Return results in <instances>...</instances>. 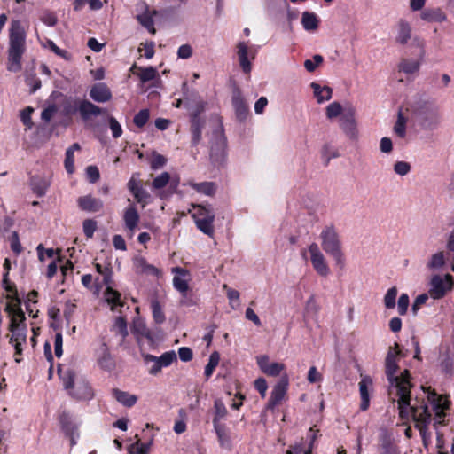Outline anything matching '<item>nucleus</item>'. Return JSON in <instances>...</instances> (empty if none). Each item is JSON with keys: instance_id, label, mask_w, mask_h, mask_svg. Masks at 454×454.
Masks as SVG:
<instances>
[{"instance_id": "obj_1", "label": "nucleus", "mask_w": 454, "mask_h": 454, "mask_svg": "<svg viewBox=\"0 0 454 454\" xmlns=\"http://www.w3.org/2000/svg\"><path fill=\"white\" fill-rule=\"evenodd\" d=\"M398 356H404V355H403L399 344L395 342L394 347L389 348L387 354L385 373L390 383V387L395 388L396 395L399 396L397 401L399 417L405 420L412 419L415 428L419 431L423 443L426 445L431 436L428 426L432 421V414L425 399L416 398L414 403L411 404V393L413 387L411 382V373L409 370L405 369L400 375H395L399 369Z\"/></svg>"}, {"instance_id": "obj_2", "label": "nucleus", "mask_w": 454, "mask_h": 454, "mask_svg": "<svg viewBox=\"0 0 454 454\" xmlns=\"http://www.w3.org/2000/svg\"><path fill=\"white\" fill-rule=\"evenodd\" d=\"M26 31L20 20H12L9 30L7 70L18 73L21 70V59L26 51Z\"/></svg>"}, {"instance_id": "obj_3", "label": "nucleus", "mask_w": 454, "mask_h": 454, "mask_svg": "<svg viewBox=\"0 0 454 454\" xmlns=\"http://www.w3.org/2000/svg\"><path fill=\"white\" fill-rule=\"evenodd\" d=\"M320 239L322 249L334 260L337 266L343 269L345 255L340 235L334 225H326L320 233Z\"/></svg>"}, {"instance_id": "obj_4", "label": "nucleus", "mask_w": 454, "mask_h": 454, "mask_svg": "<svg viewBox=\"0 0 454 454\" xmlns=\"http://www.w3.org/2000/svg\"><path fill=\"white\" fill-rule=\"evenodd\" d=\"M414 121L424 128H431L440 121V114L436 106L430 103L419 105L413 111Z\"/></svg>"}, {"instance_id": "obj_5", "label": "nucleus", "mask_w": 454, "mask_h": 454, "mask_svg": "<svg viewBox=\"0 0 454 454\" xmlns=\"http://www.w3.org/2000/svg\"><path fill=\"white\" fill-rule=\"evenodd\" d=\"M454 287L453 277L445 274L443 277L434 275L429 282L428 294L434 300L443 298Z\"/></svg>"}, {"instance_id": "obj_6", "label": "nucleus", "mask_w": 454, "mask_h": 454, "mask_svg": "<svg viewBox=\"0 0 454 454\" xmlns=\"http://www.w3.org/2000/svg\"><path fill=\"white\" fill-rule=\"evenodd\" d=\"M309 252L313 269L319 276L327 277L330 273V269L317 243H311L309 246Z\"/></svg>"}, {"instance_id": "obj_7", "label": "nucleus", "mask_w": 454, "mask_h": 454, "mask_svg": "<svg viewBox=\"0 0 454 454\" xmlns=\"http://www.w3.org/2000/svg\"><path fill=\"white\" fill-rule=\"evenodd\" d=\"M176 354L174 350L164 352L160 356L147 354L145 356V362H153L154 364L149 370L150 374L157 375L160 372L162 367L169 366L173 362L176 361Z\"/></svg>"}, {"instance_id": "obj_8", "label": "nucleus", "mask_w": 454, "mask_h": 454, "mask_svg": "<svg viewBox=\"0 0 454 454\" xmlns=\"http://www.w3.org/2000/svg\"><path fill=\"white\" fill-rule=\"evenodd\" d=\"M289 380L287 375H284L274 386L268 400L266 409L273 411L284 399L288 389Z\"/></svg>"}, {"instance_id": "obj_9", "label": "nucleus", "mask_w": 454, "mask_h": 454, "mask_svg": "<svg viewBox=\"0 0 454 454\" xmlns=\"http://www.w3.org/2000/svg\"><path fill=\"white\" fill-rule=\"evenodd\" d=\"M414 41L417 42V46L421 49L420 59H423L425 51V43L423 40H419V37H415ZM421 66V60H412L410 59H402L398 64V71L403 72L406 74H413L419 71Z\"/></svg>"}, {"instance_id": "obj_10", "label": "nucleus", "mask_w": 454, "mask_h": 454, "mask_svg": "<svg viewBox=\"0 0 454 454\" xmlns=\"http://www.w3.org/2000/svg\"><path fill=\"white\" fill-rule=\"evenodd\" d=\"M8 330L18 340H24V334H27L26 316L22 309H19L18 313L11 316Z\"/></svg>"}, {"instance_id": "obj_11", "label": "nucleus", "mask_w": 454, "mask_h": 454, "mask_svg": "<svg viewBox=\"0 0 454 454\" xmlns=\"http://www.w3.org/2000/svg\"><path fill=\"white\" fill-rule=\"evenodd\" d=\"M340 126L350 139H355L356 136V123L355 120V109L348 107L344 109L340 118Z\"/></svg>"}, {"instance_id": "obj_12", "label": "nucleus", "mask_w": 454, "mask_h": 454, "mask_svg": "<svg viewBox=\"0 0 454 454\" xmlns=\"http://www.w3.org/2000/svg\"><path fill=\"white\" fill-rule=\"evenodd\" d=\"M231 102L237 121L245 122L249 117L250 112L248 105L239 90L233 93Z\"/></svg>"}, {"instance_id": "obj_13", "label": "nucleus", "mask_w": 454, "mask_h": 454, "mask_svg": "<svg viewBox=\"0 0 454 454\" xmlns=\"http://www.w3.org/2000/svg\"><path fill=\"white\" fill-rule=\"evenodd\" d=\"M395 42L402 46L406 45L412 37V27L404 19H399L395 27Z\"/></svg>"}, {"instance_id": "obj_14", "label": "nucleus", "mask_w": 454, "mask_h": 454, "mask_svg": "<svg viewBox=\"0 0 454 454\" xmlns=\"http://www.w3.org/2000/svg\"><path fill=\"white\" fill-rule=\"evenodd\" d=\"M172 273L175 274L173 278V286L174 288L181 293H187L190 291V286L188 284L190 272L188 270L176 266L172 268Z\"/></svg>"}, {"instance_id": "obj_15", "label": "nucleus", "mask_w": 454, "mask_h": 454, "mask_svg": "<svg viewBox=\"0 0 454 454\" xmlns=\"http://www.w3.org/2000/svg\"><path fill=\"white\" fill-rule=\"evenodd\" d=\"M69 395L76 400H90L93 398V390L85 380L75 382L74 387L69 391Z\"/></svg>"}, {"instance_id": "obj_16", "label": "nucleus", "mask_w": 454, "mask_h": 454, "mask_svg": "<svg viewBox=\"0 0 454 454\" xmlns=\"http://www.w3.org/2000/svg\"><path fill=\"white\" fill-rule=\"evenodd\" d=\"M78 207L81 210L89 213H96L103 208V201L100 199L86 195L79 197L77 200Z\"/></svg>"}, {"instance_id": "obj_17", "label": "nucleus", "mask_w": 454, "mask_h": 454, "mask_svg": "<svg viewBox=\"0 0 454 454\" xmlns=\"http://www.w3.org/2000/svg\"><path fill=\"white\" fill-rule=\"evenodd\" d=\"M29 185L37 197H43L51 185V180L46 176H32L29 179Z\"/></svg>"}, {"instance_id": "obj_18", "label": "nucleus", "mask_w": 454, "mask_h": 454, "mask_svg": "<svg viewBox=\"0 0 454 454\" xmlns=\"http://www.w3.org/2000/svg\"><path fill=\"white\" fill-rule=\"evenodd\" d=\"M90 97L96 102L104 103L111 99L112 93L106 83L98 82L91 87Z\"/></svg>"}, {"instance_id": "obj_19", "label": "nucleus", "mask_w": 454, "mask_h": 454, "mask_svg": "<svg viewBox=\"0 0 454 454\" xmlns=\"http://www.w3.org/2000/svg\"><path fill=\"white\" fill-rule=\"evenodd\" d=\"M130 71L137 75L143 83L153 81L156 78L160 79L157 69L153 67H142L133 65Z\"/></svg>"}, {"instance_id": "obj_20", "label": "nucleus", "mask_w": 454, "mask_h": 454, "mask_svg": "<svg viewBox=\"0 0 454 454\" xmlns=\"http://www.w3.org/2000/svg\"><path fill=\"white\" fill-rule=\"evenodd\" d=\"M427 402L432 405L434 411H446L450 407L449 401H443V395L436 393L431 387H427Z\"/></svg>"}, {"instance_id": "obj_21", "label": "nucleus", "mask_w": 454, "mask_h": 454, "mask_svg": "<svg viewBox=\"0 0 454 454\" xmlns=\"http://www.w3.org/2000/svg\"><path fill=\"white\" fill-rule=\"evenodd\" d=\"M79 114L83 121H89L92 117L102 114V109L88 100H82L78 108Z\"/></svg>"}, {"instance_id": "obj_22", "label": "nucleus", "mask_w": 454, "mask_h": 454, "mask_svg": "<svg viewBox=\"0 0 454 454\" xmlns=\"http://www.w3.org/2000/svg\"><path fill=\"white\" fill-rule=\"evenodd\" d=\"M420 18L426 22H443L447 20V15L439 7L437 8H426L422 10Z\"/></svg>"}, {"instance_id": "obj_23", "label": "nucleus", "mask_w": 454, "mask_h": 454, "mask_svg": "<svg viewBox=\"0 0 454 454\" xmlns=\"http://www.w3.org/2000/svg\"><path fill=\"white\" fill-rule=\"evenodd\" d=\"M372 384L371 378L364 377L359 382V393L361 397L360 410L365 411L370 406L369 386Z\"/></svg>"}, {"instance_id": "obj_24", "label": "nucleus", "mask_w": 454, "mask_h": 454, "mask_svg": "<svg viewBox=\"0 0 454 454\" xmlns=\"http://www.w3.org/2000/svg\"><path fill=\"white\" fill-rule=\"evenodd\" d=\"M236 47L240 67L245 74H249L251 72L252 66L247 57V45L245 42H239Z\"/></svg>"}, {"instance_id": "obj_25", "label": "nucleus", "mask_w": 454, "mask_h": 454, "mask_svg": "<svg viewBox=\"0 0 454 454\" xmlns=\"http://www.w3.org/2000/svg\"><path fill=\"white\" fill-rule=\"evenodd\" d=\"M101 355L98 358V365L106 371H112L115 367V362L112 357L110 351L106 343H102L100 347Z\"/></svg>"}, {"instance_id": "obj_26", "label": "nucleus", "mask_w": 454, "mask_h": 454, "mask_svg": "<svg viewBox=\"0 0 454 454\" xmlns=\"http://www.w3.org/2000/svg\"><path fill=\"white\" fill-rule=\"evenodd\" d=\"M112 395L118 403L128 408L133 407L137 402V395H131L129 392L122 391L119 388H114L112 390Z\"/></svg>"}, {"instance_id": "obj_27", "label": "nucleus", "mask_w": 454, "mask_h": 454, "mask_svg": "<svg viewBox=\"0 0 454 454\" xmlns=\"http://www.w3.org/2000/svg\"><path fill=\"white\" fill-rule=\"evenodd\" d=\"M226 145L227 144H212L210 159L215 165L221 166L225 161Z\"/></svg>"}, {"instance_id": "obj_28", "label": "nucleus", "mask_w": 454, "mask_h": 454, "mask_svg": "<svg viewBox=\"0 0 454 454\" xmlns=\"http://www.w3.org/2000/svg\"><path fill=\"white\" fill-rule=\"evenodd\" d=\"M106 301L111 306V309L114 310L117 307H123L124 302L121 301V294L108 285L104 292Z\"/></svg>"}, {"instance_id": "obj_29", "label": "nucleus", "mask_w": 454, "mask_h": 454, "mask_svg": "<svg viewBox=\"0 0 454 454\" xmlns=\"http://www.w3.org/2000/svg\"><path fill=\"white\" fill-rule=\"evenodd\" d=\"M210 125L212 128V139L213 142H225L226 137L223 126L222 118L220 116H214L210 119Z\"/></svg>"}, {"instance_id": "obj_30", "label": "nucleus", "mask_w": 454, "mask_h": 454, "mask_svg": "<svg viewBox=\"0 0 454 454\" xmlns=\"http://www.w3.org/2000/svg\"><path fill=\"white\" fill-rule=\"evenodd\" d=\"M126 227L134 231L139 222V214L134 206L126 208L123 215Z\"/></svg>"}, {"instance_id": "obj_31", "label": "nucleus", "mask_w": 454, "mask_h": 454, "mask_svg": "<svg viewBox=\"0 0 454 454\" xmlns=\"http://www.w3.org/2000/svg\"><path fill=\"white\" fill-rule=\"evenodd\" d=\"M311 88L314 91V96L319 104L330 100L333 94V90L328 86H320L318 83L312 82Z\"/></svg>"}, {"instance_id": "obj_32", "label": "nucleus", "mask_w": 454, "mask_h": 454, "mask_svg": "<svg viewBox=\"0 0 454 454\" xmlns=\"http://www.w3.org/2000/svg\"><path fill=\"white\" fill-rule=\"evenodd\" d=\"M301 25L307 31H315L318 28L319 20L316 13L304 12L301 16Z\"/></svg>"}, {"instance_id": "obj_33", "label": "nucleus", "mask_w": 454, "mask_h": 454, "mask_svg": "<svg viewBox=\"0 0 454 454\" xmlns=\"http://www.w3.org/2000/svg\"><path fill=\"white\" fill-rule=\"evenodd\" d=\"M215 221V215H208L207 218H200L199 220L194 221L197 228L203 232L204 234L213 237L215 233V229L213 223Z\"/></svg>"}, {"instance_id": "obj_34", "label": "nucleus", "mask_w": 454, "mask_h": 454, "mask_svg": "<svg viewBox=\"0 0 454 454\" xmlns=\"http://www.w3.org/2000/svg\"><path fill=\"white\" fill-rule=\"evenodd\" d=\"M190 186L195 190L197 192L213 196L216 191V185L213 182H202V183H194L191 182Z\"/></svg>"}, {"instance_id": "obj_35", "label": "nucleus", "mask_w": 454, "mask_h": 454, "mask_svg": "<svg viewBox=\"0 0 454 454\" xmlns=\"http://www.w3.org/2000/svg\"><path fill=\"white\" fill-rule=\"evenodd\" d=\"M203 126L204 121L200 116H191V132L192 135V142H199L201 139Z\"/></svg>"}, {"instance_id": "obj_36", "label": "nucleus", "mask_w": 454, "mask_h": 454, "mask_svg": "<svg viewBox=\"0 0 454 454\" xmlns=\"http://www.w3.org/2000/svg\"><path fill=\"white\" fill-rule=\"evenodd\" d=\"M80 144H73L72 146H70L66 151V157L64 161V166L68 174H73L74 172V153L75 151L80 150Z\"/></svg>"}, {"instance_id": "obj_37", "label": "nucleus", "mask_w": 454, "mask_h": 454, "mask_svg": "<svg viewBox=\"0 0 454 454\" xmlns=\"http://www.w3.org/2000/svg\"><path fill=\"white\" fill-rule=\"evenodd\" d=\"M145 12L137 16V20L138 22L145 27L151 34L154 35L156 33L154 27V21L152 14L148 12V6L145 4Z\"/></svg>"}, {"instance_id": "obj_38", "label": "nucleus", "mask_w": 454, "mask_h": 454, "mask_svg": "<svg viewBox=\"0 0 454 454\" xmlns=\"http://www.w3.org/2000/svg\"><path fill=\"white\" fill-rule=\"evenodd\" d=\"M58 372L60 379L62 380L65 389L69 393V391L74 387V372L70 369L67 370L66 372H62L60 369V364L59 365Z\"/></svg>"}, {"instance_id": "obj_39", "label": "nucleus", "mask_w": 454, "mask_h": 454, "mask_svg": "<svg viewBox=\"0 0 454 454\" xmlns=\"http://www.w3.org/2000/svg\"><path fill=\"white\" fill-rule=\"evenodd\" d=\"M151 309L153 320L156 324L161 325L165 322L166 317L160 301L154 298L151 301Z\"/></svg>"}, {"instance_id": "obj_40", "label": "nucleus", "mask_w": 454, "mask_h": 454, "mask_svg": "<svg viewBox=\"0 0 454 454\" xmlns=\"http://www.w3.org/2000/svg\"><path fill=\"white\" fill-rule=\"evenodd\" d=\"M339 152L331 144H325L321 150V158L325 166L329 164L331 159L339 157Z\"/></svg>"}, {"instance_id": "obj_41", "label": "nucleus", "mask_w": 454, "mask_h": 454, "mask_svg": "<svg viewBox=\"0 0 454 454\" xmlns=\"http://www.w3.org/2000/svg\"><path fill=\"white\" fill-rule=\"evenodd\" d=\"M219 361H220L219 353L217 351H214L210 355L209 361L205 367L204 375L206 377V380H208L212 376L214 371L215 370V368L217 367V365L219 364Z\"/></svg>"}, {"instance_id": "obj_42", "label": "nucleus", "mask_w": 454, "mask_h": 454, "mask_svg": "<svg viewBox=\"0 0 454 454\" xmlns=\"http://www.w3.org/2000/svg\"><path fill=\"white\" fill-rule=\"evenodd\" d=\"M136 264L141 273L153 276H158L160 273V270L155 266L147 263L146 260L143 257L137 259Z\"/></svg>"}, {"instance_id": "obj_43", "label": "nucleus", "mask_w": 454, "mask_h": 454, "mask_svg": "<svg viewBox=\"0 0 454 454\" xmlns=\"http://www.w3.org/2000/svg\"><path fill=\"white\" fill-rule=\"evenodd\" d=\"M215 414L213 418V424L221 423V420L223 419L228 411L222 401L216 400L214 403Z\"/></svg>"}, {"instance_id": "obj_44", "label": "nucleus", "mask_w": 454, "mask_h": 454, "mask_svg": "<svg viewBox=\"0 0 454 454\" xmlns=\"http://www.w3.org/2000/svg\"><path fill=\"white\" fill-rule=\"evenodd\" d=\"M97 272L103 277V284L108 286L112 283L113 270L110 264L103 266L100 263H95Z\"/></svg>"}, {"instance_id": "obj_45", "label": "nucleus", "mask_w": 454, "mask_h": 454, "mask_svg": "<svg viewBox=\"0 0 454 454\" xmlns=\"http://www.w3.org/2000/svg\"><path fill=\"white\" fill-rule=\"evenodd\" d=\"M27 341V334H24V340H18L14 335L10 336L9 343L12 344L15 349L14 356L15 362L20 363L21 361L20 356L22 355V345Z\"/></svg>"}, {"instance_id": "obj_46", "label": "nucleus", "mask_w": 454, "mask_h": 454, "mask_svg": "<svg viewBox=\"0 0 454 454\" xmlns=\"http://www.w3.org/2000/svg\"><path fill=\"white\" fill-rule=\"evenodd\" d=\"M406 120L407 118L404 117L402 110H400L398 113L396 122L394 126V132L400 138H403L405 136Z\"/></svg>"}, {"instance_id": "obj_47", "label": "nucleus", "mask_w": 454, "mask_h": 454, "mask_svg": "<svg viewBox=\"0 0 454 454\" xmlns=\"http://www.w3.org/2000/svg\"><path fill=\"white\" fill-rule=\"evenodd\" d=\"M344 109L339 102H333L325 108V115L328 119H333L338 116L341 117Z\"/></svg>"}, {"instance_id": "obj_48", "label": "nucleus", "mask_w": 454, "mask_h": 454, "mask_svg": "<svg viewBox=\"0 0 454 454\" xmlns=\"http://www.w3.org/2000/svg\"><path fill=\"white\" fill-rule=\"evenodd\" d=\"M445 264V258L443 252H438L432 255L427 263V267L431 270L442 268Z\"/></svg>"}, {"instance_id": "obj_49", "label": "nucleus", "mask_w": 454, "mask_h": 454, "mask_svg": "<svg viewBox=\"0 0 454 454\" xmlns=\"http://www.w3.org/2000/svg\"><path fill=\"white\" fill-rule=\"evenodd\" d=\"M397 296V288L393 286L389 288L384 296V304L387 309H394L395 307V300Z\"/></svg>"}, {"instance_id": "obj_50", "label": "nucleus", "mask_w": 454, "mask_h": 454, "mask_svg": "<svg viewBox=\"0 0 454 454\" xmlns=\"http://www.w3.org/2000/svg\"><path fill=\"white\" fill-rule=\"evenodd\" d=\"M169 182L170 175L168 172H163L153 179L152 186L153 189L159 190L164 188Z\"/></svg>"}, {"instance_id": "obj_51", "label": "nucleus", "mask_w": 454, "mask_h": 454, "mask_svg": "<svg viewBox=\"0 0 454 454\" xmlns=\"http://www.w3.org/2000/svg\"><path fill=\"white\" fill-rule=\"evenodd\" d=\"M454 360L450 354H445L441 359L440 366L445 374H451L453 372Z\"/></svg>"}, {"instance_id": "obj_52", "label": "nucleus", "mask_w": 454, "mask_h": 454, "mask_svg": "<svg viewBox=\"0 0 454 454\" xmlns=\"http://www.w3.org/2000/svg\"><path fill=\"white\" fill-rule=\"evenodd\" d=\"M19 309H22L20 297H14V300H10V302H7L4 308L8 317L14 316V314L18 313Z\"/></svg>"}, {"instance_id": "obj_53", "label": "nucleus", "mask_w": 454, "mask_h": 454, "mask_svg": "<svg viewBox=\"0 0 454 454\" xmlns=\"http://www.w3.org/2000/svg\"><path fill=\"white\" fill-rule=\"evenodd\" d=\"M324 62L323 56L319 54H316L313 56L312 59H306L304 61V67L309 73H313L316 68L320 66Z\"/></svg>"}, {"instance_id": "obj_54", "label": "nucleus", "mask_w": 454, "mask_h": 454, "mask_svg": "<svg viewBox=\"0 0 454 454\" xmlns=\"http://www.w3.org/2000/svg\"><path fill=\"white\" fill-rule=\"evenodd\" d=\"M195 212L192 214V218L194 221L199 220L200 218H207L208 215H215L213 210L205 206L198 205L194 207Z\"/></svg>"}, {"instance_id": "obj_55", "label": "nucleus", "mask_w": 454, "mask_h": 454, "mask_svg": "<svg viewBox=\"0 0 454 454\" xmlns=\"http://www.w3.org/2000/svg\"><path fill=\"white\" fill-rule=\"evenodd\" d=\"M380 448V454H399L397 446L389 438H385L382 441Z\"/></svg>"}, {"instance_id": "obj_56", "label": "nucleus", "mask_w": 454, "mask_h": 454, "mask_svg": "<svg viewBox=\"0 0 454 454\" xmlns=\"http://www.w3.org/2000/svg\"><path fill=\"white\" fill-rule=\"evenodd\" d=\"M150 113L148 109L140 110L133 119L134 124L138 127H144L149 120Z\"/></svg>"}, {"instance_id": "obj_57", "label": "nucleus", "mask_w": 454, "mask_h": 454, "mask_svg": "<svg viewBox=\"0 0 454 454\" xmlns=\"http://www.w3.org/2000/svg\"><path fill=\"white\" fill-rule=\"evenodd\" d=\"M82 228L86 238L91 239L97 230V222L93 219H86L82 223Z\"/></svg>"}, {"instance_id": "obj_58", "label": "nucleus", "mask_w": 454, "mask_h": 454, "mask_svg": "<svg viewBox=\"0 0 454 454\" xmlns=\"http://www.w3.org/2000/svg\"><path fill=\"white\" fill-rule=\"evenodd\" d=\"M34 112V108L31 106H27L23 110L20 111V120L23 124L27 128L31 129L33 126L31 115Z\"/></svg>"}, {"instance_id": "obj_59", "label": "nucleus", "mask_w": 454, "mask_h": 454, "mask_svg": "<svg viewBox=\"0 0 454 454\" xmlns=\"http://www.w3.org/2000/svg\"><path fill=\"white\" fill-rule=\"evenodd\" d=\"M149 447V443H142L140 439H137L136 442L130 446L129 452L131 454H148Z\"/></svg>"}, {"instance_id": "obj_60", "label": "nucleus", "mask_w": 454, "mask_h": 454, "mask_svg": "<svg viewBox=\"0 0 454 454\" xmlns=\"http://www.w3.org/2000/svg\"><path fill=\"white\" fill-rule=\"evenodd\" d=\"M285 370V364H282V363H278V362H272L268 369H266V372H264V374L268 375V376H278L282 371Z\"/></svg>"}, {"instance_id": "obj_61", "label": "nucleus", "mask_w": 454, "mask_h": 454, "mask_svg": "<svg viewBox=\"0 0 454 454\" xmlns=\"http://www.w3.org/2000/svg\"><path fill=\"white\" fill-rule=\"evenodd\" d=\"M410 304V298L407 294H402L398 299V313L403 316L407 313L408 307Z\"/></svg>"}, {"instance_id": "obj_62", "label": "nucleus", "mask_w": 454, "mask_h": 454, "mask_svg": "<svg viewBox=\"0 0 454 454\" xmlns=\"http://www.w3.org/2000/svg\"><path fill=\"white\" fill-rule=\"evenodd\" d=\"M213 425L220 444L223 445L224 441L227 439L226 426L223 423Z\"/></svg>"}, {"instance_id": "obj_63", "label": "nucleus", "mask_w": 454, "mask_h": 454, "mask_svg": "<svg viewBox=\"0 0 454 454\" xmlns=\"http://www.w3.org/2000/svg\"><path fill=\"white\" fill-rule=\"evenodd\" d=\"M109 128L112 131L113 137L118 138L122 134V129L118 121L114 117L109 118Z\"/></svg>"}, {"instance_id": "obj_64", "label": "nucleus", "mask_w": 454, "mask_h": 454, "mask_svg": "<svg viewBox=\"0 0 454 454\" xmlns=\"http://www.w3.org/2000/svg\"><path fill=\"white\" fill-rule=\"evenodd\" d=\"M57 106L55 105H51L48 107L44 108L41 113V118L45 122H49L54 114L57 113Z\"/></svg>"}]
</instances>
